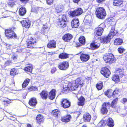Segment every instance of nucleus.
Masks as SVG:
<instances>
[{"label":"nucleus","mask_w":127,"mask_h":127,"mask_svg":"<svg viewBox=\"0 0 127 127\" xmlns=\"http://www.w3.org/2000/svg\"><path fill=\"white\" fill-rule=\"evenodd\" d=\"M30 81V80L29 79H26L24 81V82L22 84V87L23 88L26 87L28 85Z\"/></svg>","instance_id":"ea45409f"},{"label":"nucleus","mask_w":127,"mask_h":127,"mask_svg":"<svg viewBox=\"0 0 127 127\" xmlns=\"http://www.w3.org/2000/svg\"><path fill=\"white\" fill-rule=\"evenodd\" d=\"M67 81H65L63 84V88L62 91L63 93H66L70 91L75 90L78 86L81 87L83 85V81L80 78H78L75 80V83L71 82L67 83Z\"/></svg>","instance_id":"f257e3e1"},{"label":"nucleus","mask_w":127,"mask_h":127,"mask_svg":"<svg viewBox=\"0 0 127 127\" xmlns=\"http://www.w3.org/2000/svg\"><path fill=\"white\" fill-rule=\"evenodd\" d=\"M59 58L64 59L68 57V55L67 54L65 53H63L60 54L59 56Z\"/></svg>","instance_id":"e433bc0d"},{"label":"nucleus","mask_w":127,"mask_h":127,"mask_svg":"<svg viewBox=\"0 0 127 127\" xmlns=\"http://www.w3.org/2000/svg\"><path fill=\"white\" fill-rule=\"evenodd\" d=\"M44 118L43 116L39 114L37 115L36 117V120L37 122L39 124H40L43 122L44 121Z\"/></svg>","instance_id":"aec40b11"},{"label":"nucleus","mask_w":127,"mask_h":127,"mask_svg":"<svg viewBox=\"0 0 127 127\" xmlns=\"http://www.w3.org/2000/svg\"><path fill=\"white\" fill-rule=\"evenodd\" d=\"M72 35L69 33H67L64 35L63 37V39L65 42H69L72 38Z\"/></svg>","instance_id":"ddd939ff"},{"label":"nucleus","mask_w":127,"mask_h":127,"mask_svg":"<svg viewBox=\"0 0 127 127\" xmlns=\"http://www.w3.org/2000/svg\"><path fill=\"white\" fill-rule=\"evenodd\" d=\"M56 41L54 40H52L49 41L47 45V46L49 48L53 49L56 48Z\"/></svg>","instance_id":"dca6fc26"},{"label":"nucleus","mask_w":127,"mask_h":127,"mask_svg":"<svg viewBox=\"0 0 127 127\" xmlns=\"http://www.w3.org/2000/svg\"><path fill=\"white\" fill-rule=\"evenodd\" d=\"M104 25V24H101V25Z\"/></svg>","instance_id":"680f3d73"},{"label":"nucleus","mask_w":127,"mask_h":127,"mask_svg":"<svg viewBox=\"0 0 127 127\" xmlns=\"http://www.w3.org/2000/svg\"><path fill=\"white\" fill-rule=\"evenodd\" d=\"M22 2L26 3L29 0H20Z\"/></svg>","instance_id":"4d7b16f0"},{"label":"nucleus","mask_w":127,"mask_h":127,"mask_svg":"<svg viewBox=\"0 0 127 127\" xmlns=\"http://www.w3.org/2000/svg\"><path fill=\"white\" fill-rule=\"evenodd\" d=\"M14 29L13 28L6 30L5 32V36L9 38H16L17 37L16 35L13 31Z\"/></svg>","instance_id":"423d86ee"},{"label":"nucleus","mask_w":127,"mask_h":127,"mask_svg":"<svg viewBox=\"0 0 127 127\" xmlns=\"http://www.w3.org/2000/svg\"><path fill=\"white\" fill-rule=\"evenodd\" d=\"M26 9L24 7H21L19 9V14L20 15H24L26 13Z\"/></svg>","instance_id":"473e14b6"},{"label":"nucleus","mask_w":127,"mask_h":127,"mask_svg":"<svg viewBox=\"0 0 127 127\" xmlns=\"http://www.w3.org/2000/svg\"><path fill=\"white\" fill-rule=\"evenodd\" d=\"M122 102L124 104L127 103V99L125 98H123Z\"/></svg>","instance_id":"603ef678"},{"label":"nucleus","mask_w":127,"mask_h":127,"mask_svg":"<svg viewBox=\"0 0 127 127\" xmlns=\"http://www.w3.org/2000/svg\"><path fill=\"white\" fill-rule=\"evenodd\" d=\"M105 0H96V1L98 3H99L105 1Z\"/></svg>","instance_id":"5fc2aeb1"},{"label":"nucleus","mask_w":127,"mask_h":127,"mask_svg":"<svg viewBox=\"0 0 127 127\" xmlns=\"http://www.w3.org/2000/svg\"><path fill=\"white\" fill-rule=\"evenodd\" d=\"M118 98H116L114 99L113 100L111 104V106L112 107H113L114 105H115L117 101L118 100Z\"/></svg>","instance_id":"09e8293b"},{"label":"nucleus","mask_w":127,"mask_h":127,"mask_svg":"<svg viewBox=\"0 0 127 127\" xmlns=\"http://www.w3.org/2000/svg\"><path fill=\"white\" fill-rule=\"evenodd\" d=\"M119 52L120 53H122L125 51V49L122 47H119L118 49Z\"/></svg>","instance_id":"de8ad7c7"},{"label":"nucleus","mask_w":127,"mask_h":127,"mask_svg":"<svg viewBox=\"0 0 127 127\" xmlns=\"http://www.w3.org/2000/svg\"><path fill=\"white\" fill-rule=\"evenodd\" d=\"M56 69L55 67H53L51 70V72L52 73H54L56 71Z\"/></svg>","instance_id":"864d4df0"},{"label":"nucleus","mask_w":127,"mask_h":127,"mask_svg":"<svg viewBox=\"0 0 127 127\" xmlns=\"http://www.w3.org/2000/svg\"><path fill=\"white\" fill-rule=\"evenodd\" d=\"M100 46V44L99 43L95 42L92 43L91 44V47L93 50L97 48Z\"/></svg>","instance_id":"b1692460"},{"label":"nucleus","mask_w":127,"mask_h":127,"mask_svg":"<svg viewBox=\"0 0 127 127\" xmlns=\"http://www.w3.org/2000/svg\"><path fill=\"white\" fill-rule=\"evenodd\" d=\"M71 26L72 28H77L79 25V21L78 18L73 20L71 22Z\"/></svg>","instance_id":"2eb2a0df"},{"label":"nucleus","mask_w":127,"mask_h":127,"mask_svg":"<svg viewBox=\"0 0 127 127\" xmlns=\"http://www.w3.org/2000/svg\"><path fill=\"white\" fill-rule=\"evenodd\" d=\"M25 48L24 46H22V47L21 48V50L19 51L20 52H26V50L25 49Z\"/></svg>","instance_id":"3c124183"},{"label":"nucleus","mask_w":127,"mask_h":127,"mask_svg":"<svg viewBox=\"0 0 127 127\" xmlns=\"http://www.w3.org/2000/svg\"><path fill=\"white\" fill-rule=\"evenodd\" d=\"M66 20V19L65 15H60L57 22L58 26L61 28H64L66 27L65 22Z\"/></svg>","instance_id":"7ed1b4c3"},{"label":"nucleus","mask_w":127,"mask_h":127,"mask_svg":"<svg viewBox=\"0 0 127 127\" xmlns=\"http://www.w3.org/2000/svg\"><path fill=\"white\" fill-rule=\"evenodd\" d=\"M79 41L81 43L84 45L85 42V38L83 36H81L79 38Z\"/></svg>","instance_id":"c9c22d12"},{"label":"nucleus","mask_w":127,"mask_h":127,"mask_svg":"<svg viewBox=\"0 0 127 127\" xmlns=\"http://www.w3.org/2000/svg\"><path fill=\"white\" fill-rule=\"evenodd\" d=\"M82 127H86V126L85 125H84Z\"/></svg>","instance_id":"052dcab7"},{"label":"nucleus","mask_w":127,"mask_h":127,"mask_svg":"<svg viewBox=\"0 0 127 127\" xmlns=\"http://www.w3.org/2000/svg\"><path fill=\"white\" fill-rule=\"evenodd\" d=\"M12 62L11 61L7 60L5 62L4 66L5 67L9 66L11 64Z\"/></svg>","instance_id":"c03bdc74"},{"label":"nucleus","mask_w":127,"mask_h":127,"mask_svg":"<svg viewBox=\"0 0 127 127\" xmlns=\"http://www.w3.org/2000/svg\"><path fill=\"white\" fill-rule=\"evenodd\" d=\"M106 124L108 126L110 127H113L114 125V121L111 118H109L107 120Z\"/></svg>","instance_id":"4be33fe9"},{"label":"nucleus","mask_w":127,"mask_h":127,"mask_svg":"<svg viewBox=\"0 0 127 127\" xmlns=\"http://www.w3.org/2000/svg\"><path fill=\"white\" fill-rule=\"evenodd\" d=\"M112 79L113 80L116 82H118L119 81V76L117 74L113 75L112 77Z\"/></svg>","instance_id":"4c0bfd02"},{"label":"nucleus","mask_w":127,"mask_h":127,"mask_svg":"<svg viewBox=\"0 0 127 127\" xmlns=\"http://www.w3.org/2000/svg\"><path fill=\"white\" fill-rule=\"evenodd\" d=\"M123 40L120 38H117L116 39L114 42V44L118 45H120L123 43Z\"/></svg>","instance_id":"7c9ffc66"},{"label":"nucleus","mask_w":127,"mask_h":127,"mask_svg":"<svg viewBox=\"0 0 127 127\" xmlns=\"http://www.w3.org/2000/svg\"><path fill=\"white\" fill-rule=\"evenodd\" d=\"M118 32L114 29L113 28L111 29L108 35L106 36L101 37L100 39V42L103 43H109L111 38H112L114 35Z\"/></svg>","instance_id":"f03ea898"},{"label":"nucleus","mask_w":127,"mask_h":127,"mask_svg":"<svg viewBox=\"0 0 127 127\" xmlns=\"http://www.w3.org/2000/svg\"><path fill=\"white\" fill-rule=\"evenodd\" d=\"M123 2V0H114L113 4L115 6H118L122 4Z\"/></svg>","instance_id":"a878e982"},{"label":"nucleus","mask_w":127,"mask_h":127,"mask_svg":"<svg viewBox=\"0 0 127 127\" xmlns=\"http://www.w3.org/2000/svg\"><path fill=\"white\" fill-rule=\"evenodd\" d=\"M101 73L105 77H108L111 74L110 70L107 68H102L101 70Z\"/></svg>","instance_id":"9b49d317"},{"label":"nucleus","mask_w":127,"mask_h":127,"mask_svg":"<svg viewBox=\"0 0 127 127\" xmlns=\"http://www.w3.org/2000/svg\"><path fill=\"white\" fill-rule=\"evenodd\" d=\"M36 39L31 37L27 41V47L28 48H32L34 47L36 43Z\"/></svg>","instance_id":"6e6552de"},{"label":"nucleus","mask_w":127,"mask_h":127,"mask_svg":"<svg viewBox=\"0 0 127 127\" xmlns=\"http://www.w3.org/2000/svg\"><path fill=\"white\" fill-rule=\"evenodd\" d=\"M37 90V89L36 87L34 86L31 87L28 89V91L29 92L31 91H36Z\"/></svg>","instance_id":"49530a36"},{"label":"nucleus","mask_w":127,"mask_h":127,"mask_svg":"<svg viewBox=\"0 0 127 127\" xmlns=\"http://www.w3.org/2000/svg\"><path fill=\"white\" fill-rule=\"evenodd\" d=\"M56 93V90L54 89H52L49 92V98L51 100L53 99L55 97Z\"/></svg>","instance_id":"f3484780"},{"label":"nucleus","mask_w":127,"mask_h":127,"mask_svg":"<svg viewBox=\"0 0 127 127\" xmlns=\"http://www.w3.org/2000/svg\"><path fill=\"white\" fill-rule=\"evenodd\" d=\"M120 93L118 89H116L114 90L113 92V97H115L117 95L119 94Z\"/></svg>","instance_id":"a18cd8bd"},{"label":"nucleus","mask_w":127,"mask_h":127,"mask_svg":"<svg viewBox=\"0 0 127 127\" xmlns=\"http://www.w3.org/2000/svg\"><path fill=\"white\" fill-rule=\"evenodd\" d=\"M48 93L46 91H43L40 93L41 98L43 99H46L47 98Z\"/></svg>","instance_id":"412c9836"},{"label":"nucleus","mask_w":127,"mask_h":127,"mask_svg":"<svg viewBox=\"0 0 127 127\" xmlns=\"http://www.w3.org/2000/svg\"><path fill=\"white\" fill-rule=\"evenodd\" d=\"M55 9L56 11L59 13L63 10V7L62 6L59 5H57L55 6Z\"/></svg>","instance_id":"f704fd0d"},{"label":"nucleus","mask_w":127,"mask_h":127,"mask_svg":"<svg viewBox=\"0 0 127 127\" xmlns=\"http://www.w3.org/2000/svg\"><path fill=\"white\" fill-rule=\"evenodd\" d=\"M61 104L62 107L64 108H68L70 105V102L66 99L62 100Z\"/></svg>","instance_id":"f8f14e48"},{"label":"nucleus","mask_w":127,"mask_h":127,"mask_svg":"<svg viewBox=\"0 0 127 127\" xmlns=\"http://www.w3.org/2000/svg\"><path fill=\"white\" fill-rule=\"evenodd\" d=\"M18 70L17 69H15L13 68L11 69L10 72V75L12 76H14L16 74H17L18 73Z\"/></svg>","instance_id":"58836bf2"},{"label":"nucleus","mask_w":127,"mask_h":127,"mask_svg":"<svg viewBox=\"0 0 127 127\" xmlns=\"http://www.w3.org/2000/svg\"><path fill=\"white\" fill-rule=\"evenodd\" d=\"M32 67L31 66H28L25 68L24 70L30 73L32 72Z\"/></svg>","instance_id":"37998d69"},{"label":"nucleus","mask_w":127,"mask_h":127,"mask_svg":"<svg viewBox=\"0 0 127 127\" xmlns=\"http://www.w3.org/2000/svg\"><path fill=\"white\" fill-rule=\"evenodd\" d=\"M69 66V63L66 61L63 62L59 64L58 66L59 68L62 70H65L67 69Z\"/></svg>","instance_id":"9d476101"},{"label":"nucleus","mask_w":127,"mask_h":127,"mask_svg":"<svg viewBox=\"0 0 127 127\" xmlns=\"http://www.w3.org/2000/svg\"><path fill=\"white\" fill-rule=\"evenodd\" d=\"M49 29V28L48 27L46 26L44 27L41 30V33L43 34L47 33L48 32Z\"/></svg>","instance_id":"79ce46f5"},{"label":"nucleus","mask_w":127,"mask_h":127,"mask_svg":"<svg viewBox=\"0 0 127 127\" xmlns=\"http://www.w3.org/2000/svg\"><path fill=\"white\" fill-rule=\"evenodd\" d=\"M54 0H46L47 4L49 5H51L53 3Z\"/></svg>","instance_id":"8fccbe9b"},{"label":"nucleus","mask_w":127,"mask_h":127,"mask_svg":"<svg viewBox=\"0 0 127 127\" xmlns=\"http://www.w3.org/2000/svg\"><path fill=\"white\" fill-rule=\"evenodd\" d=\"M52 114L53 116L57 118L60 116V112L58 109H55L53 110L52 112Z\"/></svg>","instance_id":"393cba45"},{"label":"nucleus","mask_w":127,"mask_h":127,"mask_svg":"<svg viewBox=\"0 0 127 127\" xmlns=\"http://www.w3.org/2000/svg\"><path fill=\"white\" fill-rule=\"evenodd\" d=\"M97 118V116H95V118Z\"/></svg>","instance_id":"0e129e2a"},{"label":"nucleus","mask_w":127,"mask_h":127,"mask_svg":"<svg viewBox=\"0 0 127 127\" xmlns=\"http://www.w3.org/2000/svg\"><path fill=\"white\" fill-rule=\"evenodd\" d=\"M85 99L84 97L81 96L79 99L78 104L79 105L83 106L84 104Z\"/></svg>","instance_id":"c756f323"},{"label":"nucleus","mask_w":127,"mask_h":127,"mask_svg":"<svg viewBox=\"0 0 127 127\" xmlns=\"http://www.w3.org/2000/svg\"><path fill=\"white\" fill-rule=\"evenodd\" d=\"M27 127H32V126L31 124H28L27 125Z\"/></svg>","instance_id":"bf43d9fd"},{"label":"nucleus","mask_w":127,"mask_h":127,"mask_svg":"<svg viewBox=\"0 0 127 127\" xmlns=\"http://www.w3.org/2000/svg\"><path fill=\"white\" fill-rule=\"evenodd\" d=\"M23 26L28 28L30 27L31 25L30 22L28 19L24 20L21 22Z\"/></svg>","instance_id":"4468645a"},{"label":"nucleus","mask_w":127,"mask_h":127,"mask_svg":"<svg viewBox=\"0 0 127 127\" xmlns=\"http://www.w3.org/2000/svg\"><path fill=\"white\" fill-rule=\"evenodd\" d=\"M40 21V19H39V20H38V21Z\"/></svg>","instance_id":"e2e57ef3"},{"label":"nucleus","mask_w":127,"mask_h":127,"mask_svg":"<svg viewBox=\"0 0 127 127\" xmlns=\"http://www.w3.org/2000/svg\"><path fill=\"white\" fill-rule=\"evenodd\" d=\"M90 58V56L87 54H82L80 57L81 60L83 62H86L88 61Z\"/></svg>","instance_id":"6ab92c4d"},{"label":"nucleus","mask_w":127,"mask_h":127,"mask_svg":"<svg viewBox=\"0 0 127 127\" xmlns=\"http://www.w3.org/2000/svg\"><path fill=\"white\" fill-rule=\"evenodd\" d=\"M116 73L117 75H119L120 77H123L124 75V71L122 68H118L117 70Z\"/></svg>","instance_id":"c85d7f7f"},{"label":"nucleus","mask_w":127,"mask_h":127,"mask_svg":"<svg viewBox=\"0 0 127 127\" xmlns=\"http://www.w3.org/2000/svg\"><path fill=\"white\" fill-rule=\"evenodd\" d=\"M106 124L105 121L102 120L98 123L97 127H105Z\"/></svg>","instance_id":"72a5a7b5"},{"label":"nucleus","mask_w":127,"mask_h":127,"mask_svg":"<svg viewBox=\"0 0 127 127\" xmlns=\"http://www.w3.org/2000/svg\"><path fill=\"white\" fill-rule=\"evenodd\" d=\"M83 12L82 9L78 8L73 11H70L69 12V14L70 16L73 17L80 15Z\"/></svg>","instance_id":"0eeeda50"},{"label":"nucleus","mask_w":127,"mask_h":127,"mask_svg":"<svg viewBox=\"0 0 127 127\" xmlns=\"http://www.w3.org/2000/svg\"><path fill=\"white\" fill-rule=\"evenodd\" d=\"M95 13L96 16L100 19H103L104 18L106 15L105 9L101 7L97 8Z\"/></svg>","instance_id":"20e7f679"},{"label":"nucleus","mask_w":127,"mask_h":127,"mask_svg":"<svg viewBox=\"0 0 127 127\" xmlns=\"http://www.w3.org/2000/svg\"><path fill=\"white\" fill-rule=\"evenodd\" d=\"M110 106V104L109 102H106L103 103L102 105L101 109V113L103 114H105L108 112L107 109Z\"/></svg>","instance_id":"1a4fd4ad"},{"label":"nucleus","mask_w":127,"mask_h":127,"mask_svg":"<svg viewBox=\"0 0 127 127\" xmlns=\"http://www.w3.org/2000/svg\"><path fill=\"white\" fill-rule=\"evenodd\" d=\"M12 58L13 59L15 60L18 57L17 56L13 55L12 57Z\"/></svg>","instance_id":"6e6d98bb"},{"label":"nucleus","mask_w":127,"mask_h":127,"mask_svg":"<svg viewBox=\"0 0 127 127\" xmlns=\"http://www.w3.org/2000/svg\"><path fill=\"white\" fill-rule=\"evenodd\" d=\"M74 2L77 3L80 0H73Z\"/></svg>","instance_id":"13d9d810"},{"label":"nucleus","mask_w":127,"mask_h":127,"mask_svg":"<svg viewBox=\"0 0 127 127\" xmlns=\"http://www.w3.org/2000/svg\"><path fill=\"white\" fill-rule=\"evenodd\" d=\"M91 116L89 113H86L84 115L83 118L85 121H89L91 119Z\"/></svg>","instance_id":"bb28decb"},{"label":"nucleus","mask_w":127,"mask_h":127,"mask_svg":"<svg viewBox=\"0 0 127 127\" xmlns=\"http://www.w3.org/2000/svg\"><path fill=\"white\" fill-rule=\"evenodd\" d=\"M103 31V29L101 27H99L95 29V33L97 36H100L102 35Z\"/></svg>","instance_id":"a211bd4d"},{"label":"nucleus","mask_w":127,"mask_h":127,"mask_svg":"<svg viewBox=\"0 0 127 127\" xmlns=\"http://www.w3.org/2000/svg\"><path fill=\"white\" fill-rule=\"evenodd\" d=\"M113 92L112 90H109L105 92L104 93L105 95L108 97H110L112 96L113 97Z\"/></svg>","instance_id":"2f4dec72"},{"label":"nucleus","mask_w":127,"mask_h":127,"mask_svg":"<svg viewBox=\"0 0 127 127\" xmlns=\"http://www.w3.org/2000/svg\"><path fill=\"white\" fill-rule=\"evenodd\" d=\"M37 103L36 99L35 98H31L29 100V104L32 106H35Z\"/></svg>","instance_id":"5701e85b"},{"label":"nucleus","mask_w":127,"mask_h":127,"mask_svg":"<svg viewBox=\"0 0 127 127\" xmlns=\"http://www.w3.org/2000/svg\"><path fill=\"white\" fill-rule=\"evenodd\" d=\"M102 83V82H100L96 85V87L98 90H100L102 89L103 86Z\"/></svg>","instance_id":"a19ab883"},{"label":"nucleus","mask_w":127,"mask_h":127,"mask_svg":"<svg viewBox=\"0 0 127 127\" xmlns=\"http://www.w3.org/2000/svg\"><path fill=\"white\" fill-rule=\"evenodd\" d=\"M105 62L107 63L111 64L114 62L115 58L113 55L111 53H108L103 57Z\"/></svg>","instance_id":"39448f33"},{"label":"nucleus","mask_w":127,"mask_h":127,"mask_svg":"<svg viewBox=\"0 0 127 127\" xmlns=\"http://www.w3.org/2000/svg\"><path fill=\"white\" fill-rule=\"evenodd\" d=\"M71 117V116L69 115L64 116L62 117L61 120L63 122H68L69 121Z\"/></svg>","instance_id":"cd10ccee"}]
</instances>
